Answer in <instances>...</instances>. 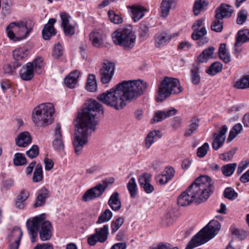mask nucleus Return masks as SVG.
<instances>
[{
    "mask_svg": "<svg viewBox=\"0 0 249 249\" xmlns=\"http://www.w3.org/2000/svg\"><path fill=\"white\" fill-rule=\"evenodd\" d=\"M147 84L141 80L124 81L115 87L103 92L97 99L116 110L123 109L130 102L143 94Z\"/></svg>",
    "mask_w": 249,
    "mask_h": 249,
    "instance_id": "nucleus-1",
    "label": "nucleus"
},
{
    "mask_svg": "<svg viewBox=\"0 0 249 249\" xmlns=\"http://www.w3.org/2000/svg\"><path fill=\"white\" fill-rule=\"evenodd\" d=\"M104 113L103 106L95 100L91 101L78 115L76 131L73 137V146L76 155H79L88 138L95 131L98 124L97 115Z\"/></svg>",
    "mask_w": 249,
    "mask_h": 249,
    "instance_id": "nucleus-2",
    "label": "nucleus"
},
{
    "mask_svg": "<svg viewBox=\"0 0 249 249\" xmlns=\"http://www.w3.org/2000/svg\"><path fill=\"white\" fill-rule=\"evenodd\" d=\"M213 190V182L207 176H200L183 192L178 198V204L186 206L194 202L200 204L205 201Z\"/></svg>",
    "mask_w": 249,
    "mask_h": 249,
    "instance_id": "nucleus-3",
    "label": "nucleus"
},
{
    "mask_svg": "<svg viewBox=\"0 0 249 249\" xmlns=\"http://www.w3.org/2000/svg\"><path fill=\"white\" fill-rule=\"evenodd\" d=\"M45 214H41L36 216L32 221L28 220L26 227L31 236L32 243L36 241L38 232L39 238L42 241L49 240L53 235V228L51 223L45 221Z\"/></svg>",
    "mask_w": 249,
    "mask_h": 249,
    "instance_id": "nucleus-4",
    "label": "nucleus"
},
{
    "mask_svg": "<svg viewBox=\"0 0 249 249\" xmlns=\"http://www.w3.org/2000/svg\"><path fill=\"white\" fill-rule=\"evenodd\" d=\"M220 229V224L217 220H211L201 229L187 244L185 249L193 248L204 244L213 238Z\"/></svg>",
    "mask_w": 249,
    "mask_h": 249,
    "instance_id": "nucleus-5",
    "label": "nucleus"
},
{
    "mask_svg": "<svg viewBox=\"0 0 249 249\" xmlns=\"http://www.w3.org/2000/svg\"><path fill=\"white\" fill-rule=\"evenodd\" d=\"M182 91L179 81L178 79L165 77L159 86L157 102H162L171 94H178Z\"/></svg>",
    "mask_w": 249,
    "mask_h": 249,
    "instance_id": "nucleus-6",
    "label": "nucleus"
},
{
    "mask_svg": "<svg viewBox=\"0 0 249 249\" xmlns=\"http://www.w3.org/2000/svg\"><path fill=\"white\" fill-rule=\"evenodd\" d=\"M54 113L53 105L50 103L41 104L36 107L33 113L34 123L38 126H45L53 122Z\"/></svg>",
    "mask_w": 249,
    "mask_h": 249,
    "instance_id": "nucleus-7",
    "label": "nucleus"
},
{
    "mask_svg": "<svg viewBox=\"0 0 249 249\" xmlns=\"http://www.w3.org/2000/svg\"><path fill=\"white\" fill-rule=\"evenodd\" d=\"M136 38L135 33L131 27L119 28L112 35L114 43L127 51L131 50L134 47Z\"/></svg>",
    "mask_w": 249,
    "mask_h": 249,
    "instance_id": "nucleus-8",
    "label": "nucleus"
},
{
    "mask_svg": "<svg viewBox=\"0 0 249 249\" xmlns=\"http://www.w3.org/2000/svg\"><path fill=\"white\" fill-rule=\"evenodd\" d=\"M6 31L10 39L18 41L27 37L32 31V28H28L26 22L18 21L10 23L6 27Z\"/></svg>",
    "mask_w": 249,
    "mask_h": 249,
    "instance_id": "nucleus-9",
    "label": "nucleus"
},
{
    "mask_svg": "<svg viewBox=\"0 0 249 249\" xmlns=\"http://www.w3.org/2000/svg\"><path fill=\"white\" fill-rule=\"evenodd\" d=\"M115 71V64L113 62H106L103 63L100 69L99 74L103 84H107L112 79Z\"/></svg>",
    "mask_w": 249,
    "mask_h": 249,
    "instance_id": "nucleus-10",
    "label": "nucleus"
},
{
    "mask_svg": "<svg viewBox=\"0 0 249 249\" xmlns=\"http://www.w3.org/2000/svg\"><path fill=\"white\" fill-rule=\"evenodd\" d=\"M108 233V225H105L100 229H96L95 234L88 239V242L90 246L95 245L98 241L104 243L107 238Z\"/></svg>",
    "mask_w": 249,
    "mask_h": 249,
    "instance_id": "nucleus-11",
    "label": "nucleus"
},
{
    "mask_svg": "<svg viewBox=\"0 0 249 249\" xmlns=\"http://www.w3.org/2000/svg\"><path fill=\"white\" fill-rule=\"evenodd\" d=\"M107 185L99 184L88 190L83 195L82 200L84 202L89 201L100 196L105 191Z\"/></svg>",
    "mask_w": 249,
    "mask_h": 249,
    "instance_id": "nucleus-12",
    "label": "nucleus"
},
{
    "mask_svg": "<svg viewBox=\"0 0 249 249\" xmlns=\"http://www.w3.org/2000/svg\"><path fill=\"white\" fill-rule=\"evenodd\" d=\"M22 231L19 228L15 227L9 233V249H18L20 240L22 236Z\"/></svg>",
    "mask_w": 249,
    "mask_h": 249,
    "instance_id": "nucleus-13",
    "label": "nucleus"
},
{
    "mask_svg": "<svg viewBox=\"0 0 249 249\" xmlns=\"http://www.w3.org/2000/svg\"><path fill=\"white\" fill-rule=\"evenodd\" d=\"M61 27L66 36H72L75 34V27L70 23L71 16L69 14L63 12L60 14Z\"/></svg>",
    "mask_w": 249,
    "mask_h": 249,
    "instance_id": "nucleus-14",
    "label": "nucleus"
},
{
    "mask_svg": "<svg viewBox=\"0 0 249 249\" xmlns=\"http://www.w3.org/2000/svg\"><path fill=\"white\" fill-rule=\"evenodd\" d=\"M227 130V126L224 125L222 126L219 132L213 133V140L212 142V147L214 150H217L223 145L225 140V134Z\"/></svg>",
    "mask_w": 249,
    "mask_h": 249,
    "instance_id": "nucleus-15",
    "label": "nucleus"
},
{
    "mask_svg": "<svg viewBox=\"0 0 249 249\" xmlns=\"http://www.w3.org/2000/svg\"><path fill=\"white\" fill-rule=\"evenodd\" d=\"M172 36L166 32H159L154 37L155 46L158 48L162 47L168 44Z\"/></svg>",
    "mask_w": 249,
    "mask_h": 249,
    "instance_id": "nucleus-16",
    "label": "nucleus"
},
{
    "mask_svg": "<svg viewBox=\"0 0 249 249\" xmlns=\"http://www.w3.org/2000/svg\"><path fill=\"white\" fill-rule=\"evenodd\" d=\"M232 12L233 10L230 5L222 3L216 9L214 17L219 19L230 18L231 17Z\"/></svg>",
    "mask_w": 249,
    "mask_h": 249,
    "instance_id": "nucleus-17",
    "label": "nucleus"
},
{
    "mask_svg": "<svg viewBox=\"0 0 249 249\" xmlns=\"http://www.w3.org/2000/svg\"><path fill=\"white\" fill-rule=\"evenodd\" d=\"M177 111L176 109L173 107H170L165 110L158 111L155 113L152 119V123L160 122L167 118L174 116L177 113Z\"/></svg>",
    "mask_w": 249,
    "mask_h": 249,
    "instance_id": "nucleus-18",
    "label": "nucleus"
},
{
    "mask_svg": "<svg viewBox=\"0 0 249 249\" xmlns=\"http://www.w3.org/2000/svg\"><path fill=\"white\" fill-rule=\"evenodd\" d=\"M206 34L207 31L205 27H202L200 29L194 30L191 37L193 40H199L197 44L199 46H202L208 42V38L206 37H204Z\"/></svg>",
    "mask_w": 249,
    "mask_h": 249,
    "instance_id": "nucleus-19",
    "label": "nucleus"
},
{
    "mask_svg": "<svg viewBox=\"0 0 249 249\" xmlns=\"http://www.w3.org/2000/svg\"><path fill=\"white\" fill-rule=\"evenodd\" d=\"M56 19L53 18H50L48 23L46 24L42 31L43 38L45 40H49L51 36L56 34L55 29L53 24L55 23Z\"/></svg>",
    "mask_w": 249,
    "mask_h": 249,
    "instance_id": "nucleus-20",
    "label": "nucleus"
},
{
    "mask_svg": "<svg viewBox=\"0 0 249 249\" xmlns=\"http://www.w3.org/2000/svg\"><path fill=\"white\" fill-rule=\"evenodd\" d=\"M127 8L131 10V16L135 22L140 20L144 16V12L146 9L141 5H134L128 6Z\"/></svg>",
    "mask_w": 249,
    "mask_h": 249,
    "instance_id": "nucleus-21",
    "label": "nucleus"
},
{
    "mask_svg": "<svg viewBox=\"0 0 249 249\" xmlns=\"http://www.w3.org/2000/svg\"><path fill=\"white\" fill-rule=\"evenodd\" d=\"M16 144L21 147H25L32 142V137L27 131L19 133L15 140Z\"/></svg>",
    "mask_w": 249,
    "mask_h": 249,
    "instance_id": "nucleus-22",
    "label": "nucleus"
},
{
    "mask_svg": "<svg viewBox=\"0 0 249 249\" xmlns=\"http://www.w3.org/2000/svg\"><path fill=\"white\" fill-rule=\"evenodd\" d=\"M34 72L33 65L29 62L25 66L22 67L20 71L19 75L22 80L28 81L34 77Z\"/></svg>",
    "mask_w": 249,
    "mask_h": 249,
    "instance_id": "nucleus-23",
    "label": "nucleus"
},
{
    "mask_svg": "<svg viewBox=\"0 0 249 249\" xmlns=\"http://www.w3.org/2000/svg\"><path fill=\"white\" fill-rule=\"evenodd\" d=\"M89 40L95 47L101 48L104 46L103 35L99 32L92 31L90 34Z\"/></svg>",
    "mask_w": 249,
    "mask_h": 249,
    "instance_id": "nucleus-24",
    "label": "nucleus"
},
{
    "mask_svg": "<svg viewBox=\"0 0 249 249\" xmlns=\"http://www.w3.org/2000/svg\"><path fill=\"white\" fill-rule=\"evenodd\" d=\"M209 5L208 0H195L193 11L195 16L205 11Z\"/></svg>",
    "mask_w": 249,
    "mask_h": 249,
    "instance_id": "nucleus-25",
    "label": "nucleus"
},
{
    "mask_svg": "<svg viewBox=\"0 0 249 249\" xmlns=\"http://www.w3.org/2000/svg\"><path fill=\"white\" fill-rule=\"evenodd\" d=\"M49 196V191L43 188L38 191L36 202L34 205V208H37L43 206L45 203L46 198Z\"/></svg>",
    "mask_w": 249,
    "mask_h": 249,
    "instance_id": "nucleus-26",
    "label": "nucleus"
},
{
    "mask_svg": "<svg viewBox=\"0 0 249 249\" xmlns=\"http://www.w3.org/2000/svg\"><path fill=\"white\" fill-rule=\"evenodd\" d=\"M215 48L213 47H210L205 49L198 56L197 61L196 62L206 63L208 60L213 56Z\"/></svg>",
    "mask_w": 249,
    "mask_h": 249,
    "instance_id": "nucleus-27",
    "label": "nucleus"
},
{
    "mask_svg": "<svg viewBox=\"0 0 249 249\" xmlns=\"http://www.w3.org/2000/svg\"><path fill=\"white\" fill-rule=\"evenodd\" d=\"M79 74V72L77 70L71 72L65 79L64 82L66 86L71 89L74 88L77 82Z\"/></svg>",
    "mask_w": 249,
    "mask_h": 249,
    "instance_id": "nucleus-28",
    "label": "nucleus"
},
{
    "mask_svg": "<svg viewBox=\"0 0 249 249\" xmlns=\"http://www.w3.org/2000/svg\"><path fill=\"white\" fill-rule=\"evenodd\" d=\"M119 196V194L118 192H114L110 196L108 201V204L115 211L119 210L122 206Z\"/></svg>",
    "mask_w": 249,
    "mask_h": 249,
    "instance_id": "nucleus-29",
    "label": "nucleus"
},
{
    "mask_svg": "<svg viewBox=\"0 0 249 249\" xmlns=\"http://www.w3.org/2000/svg\"><path fill=\"white\" fill-rule=\"evenodd\" d=\"M199 65L198 62H195L191 70V82L194 85H198L200 81Z\"/></svg>",
    "mask_w": 249,
    "mask_h": 249,
    "instance_id": "nucleus-30",
    "label": "nucleus"
},
{
    "mask_svg": "<svg viewBox=\"0 0 249 249\" xmlns=\"http://www.w3.org/2000/svg\"><path fill=\"white\" fill-rule=\"evenodd\" d=\"M249 41V30H240L237 33L235 46H240L242 44Z\"/></svg>",
    "mask_w": 249,
    "mask_h": 249,
    "instance_id": "nucleus-31",
    "label": "nucleus"
},
{
    "mask_svg": "<svg viewBox=\"0 0 249 249\" xmlns=\"http://www.w3.org/2000/svg\"><path fill=\"white\" fill-rule=\"evenodd\" d=\"M237 89H245L249 88V75H245L237 79L233 85Z\"/></svg>",
    "mask_w": 249,
    "mask_h": 249,
    "instance_id": "nucleus-32",
    "label": "nucleus"
},
{
    "mask_svg": "<svg viewBox=\"0 0 249 249\" xmlns=\"http://www.w3.org/2000/svg\"><path fill=\"white\" fill-rule=\"evenodd\" d=\"M161 134L160 130H154L150 132L145 139V145L147 148H149L154 142V139L156 137L160 138Z\"/></svg>",
    "mask_w": 249,
    "mask_h": 249,
    "instance_id": "nucleus-33",
    "label": "nucleus"
},
{
    "mask_svg": "<svg viewBox=\"0 0 249 249\" xmlns=\"http://www.w3.org/2000/svg\"><path fill=\"white\" fill-rule=\"evenodd\" d=\"M173 0H162L160 5L161 16L166 17L169 13L173 4Z\"/></svg>",
    "mask_w": 249,
    "mask_h": 249,
    "instance_id": "nucleus-34",
    "label": "nucleus"
},
{
    "mask_svg": "<svg viewBox=\"0 0 249 249\" xmlns=\"http://www.w3.org/2000/svg\"><path fill=\"white\" fill-rule=\"evenodd\" d=\"M225 43L221 44L219 48L218 54L219 58L225 63H228L231 61L229 53L226 49Z\"/></svg>",
    "mask_w": 249,
    "mask_h": 249,
    "instance_id": "nucleus-35",
    "label": "nucleus"
},
{
    "mask_svg": "<svg viewBox=\"0 0 249 249\" xmlns=\"http://www.w3.org/2000/svg\"><path fill=\"white\" fill-rule=\"evenodd\" d=\"M86 89L90 92H94L96 90L97 85L95 75L89 74L87 79Z\"/></svg>",
    "mask_w": 249,
    "mask_h": 249,
    "instance_id": "nucleus-36",
    "label": "nucleus"
},
{
    "mask_svg": "<svg viewBox=\"0 0 249 249\" xmlns=\"http://www.w3.org/2000/svg\"><path fill=\"white\" fill-rule=\"evenodd\" d=\"M139 36L143 40L147 38L149 36V26L145 22H142L139 30Z\"/></svg>",
    "mask_w": 249,
    "mask_h": 249,
    "instance_id": "nucleus-37",
    "label": "nucleus"
},
{
    "mask_svg": "<svg viewBox=\"0 0 249 249\" xmlns=\"http://www.w3.org/2000/svg\"><path fill=\"white\" fill-rule=\"evenodd\" d=\"M236 165L235 163H229L223 165L221 169L222 174L226 177L231 176L233 173Z\"/></svg>",
    "mask_w": 249,
    "mask_h": 249,
    "instance_id": "nucleus-38",
    "label": "nucleus"
},
{
    "mask_svg": "<svg viewBox=\"0 0 249 249\" xmlns=\"http://www.w3.org/2000/svg\"><path fill=\"white\" fill-rule=\"evenodd\" d=\"M242 130V125L241 124L238 123L234 125L230 132L227 141H231Z\"/></svg>",
    "mask_w": 249,
    "mask_h": 249,
    "instance_id": "nucleus-39",
    "label": "nucleus"
},
{
    "mask_svg": "<svg viewBox=\"0 0 249 249\" xmlns=\"http://www.w3.org/2000/svg\"><path fill=\"white\" fill-rule=\"evenodd\" d=\"M42 167L40 164H37L35 168L33 177V181L34 182H38L43 179Z\"/></svg>",
    "mask_w": 249,
    "mask_h": 249,
    "instance_id": "nucleus-40",
    "label": "nucleus"
},
{
    "mask_svg": "<svg viewBox=\"0 0 249 249\" xmlns=\"http://www.w3.org/2000/svg\"><path fill=\"white\" fill-rule=\"evenodd\" d=\"M14 58L16 60H22L27 56V50L23 48L15 50L13 52Z\"/></svg>",
    "mask_w": 249,
    "mask_h": 249,
    "instance_id": "nucleus-41",
    "label": "nucleus"
},
{
    "mask_svg": "<svg viewBox=\"0 0 249 249\" xmlns=\"http://www.w3.org/2000/svg\"><path fill=\"white\" fill-rule=\"evenodd\" d=\"M33 65V69L36 72L40 74L41 73L43 69V59L41 57L36 58L32 62H30Z\"/></svg>",
    "mask_w": 249,
    "mask_h": 249,
    "instance_id": "nucleus-42",
    "label": "nucleus"
},
{
    "mask_svg": "<svg viewBox=\"0 0 249 249\" xmlns=\"http://www.w3.org/2000/svg\"><path fill=\"white\" fill-rule=\"evenodd\" d=\"M112 217V213L109 209H106L98 217L96 222L97 224H101L109 221Z\"/></svg>",
    "mask_w": 249,
    "mask_h": 249,
    "instance_id": "nucleus-43",
    "label": "nucleus"
},
{
    "mask_svg": "<svg viewBox=\"0 0 249 249\" xmlns=\"http://www.w3.org/2000/svg\"><path fill=\"white\" fill-rule=\"evenodd\" d=\"M13 162L16 166H22L27 163V160L24 154L17 153L14 155Z\"/></svg>",
    "mask_w": 249,
    "mask_h": 249,
    "instance_id": "nucleus-44",
    "label": "nucleus"
},
{
    "mask_svg": "<svg viewBox=\"0 0 249 249\" xmlns=\"http://www.w3.org/2000/svg\"><path fill=\"white\" fill-rule=\"evenodd\" d=\"M222 69V65L219 62H214L213 63L209 68L207 70L206 72L211 75H214L220 72Z\"/></svg>",
    "mask_w": 249,
    "mask_h": 249,
    "instance_id": "nucleus-45",
    "label": "nucleus"
},
{
    "mask_svg": "<svg viewBox=\"0 0 249 249\" xmlns=\"http://www.w3.org/2000/svg\"><path fill=\"white\" fill-rule=\"evenodd\" d=\"M127 188L130 193L131 197H135L137 193V189L135 179L134 178H132L129 180L127 184Z\"/></svg>",
    "mask_w": 249,
    "mask_h": 249,
    "instance_id": "nucleus-46",
    "label": "nucleus"
},
{
    "mask_svg": "<svg viewBox=\"0 0 249 249\" xmlns=\"http://www.w3.org/2000/svg\"><path fill=\"white\" fill-rule=\"evenodd\" d=\"M231 231L232 235L235 236L240 240H243L246 238L248 233L246 231L243 229H239L235 227L231 228Z\"/></svg>",
    "mask_w": 249,
    "mask_h": 249,
    "instance_id": "nucleus-47",
    "label": "nucleus"
},
{
    "mask_svg": "<svg viewBox=\"0 0 249 249\" xmlns=\"http://www.w3.org/2000/svg\"><path fill=\"white\" fill-rule=\"evenodd\" d=\"M222 19L215 18V19L212 22L211 25V30L215 32H221L223 28Z\"/></svg>",
    "mask_w": 249,
    "mask_h": 249,
    "instance_id": "nucleus-48",
    "label": "nucleus"
},
{
    "mask_svg": "<svg viewBox=\"0 0 249 249\" xmlns=\"http://www.w3.org/2000/svg\"><path fill=\"white\" fill-rule=\"evenodd\" d=\"M198 127V120L197 119L194 118L191 120L189 127L186 130L185 135L189 136L191 135Z\"/></svg>",
    "mask_w": 249,
    "mask_h": 249,
    "instance_id": "nucleus-49",
    "label": "nucleus"
},
{
    "mask_svg": "<svg viewBox=\"0 0 249 249\" xmlns=\"http://www.w3.org/2000/svg\"><path fill=\"white\" fill-rule=\"evenodd\" d=\"M224 197L229 200H232L238 196V194L231 187L226 188L223 193Z\"/></svg>",
    "mask_w": 249,
    "mask_h": 249,
    "instance_id": "nucleus-50",
    "label": "nucleus"
},
{
    "mask_svg": "<svg viewBox=\"0 0 249 249\" xmlns=\"http://www.w3.org/2000/svg\"><path fill=\"white\" fill-rule=\"evenodd\" d=\"M124 222V218L123 217H119L116 220H113L111 222V231L114 233L121 227Z\"/></svg>",
    "mask_w": 249,
    "mask_h": 249,
    "instance_id": "nucleus-51",
    "label": "nucleus"
},
{
    "mask_svg": "<svg viewBox=\"0 0 249 249\" xmlns=\"http://www.w3.org/2000/svg\"><path fill=\"white\" fill-rule=\"evenodd\" d=\"M108 15L110 21L114 24H118L122 23L123 18L120 15L116 14L113 10H109Z\"/></svg>",
    "mask_w": 249,
    "mask_h": 249,
    "instance_id": "nucleus-52",
    "label": "nucleus"
},
{
    "mask_svg": "<svg viewBox=\"0 0 249 249\" xmlns=\"http://www.w3.org/2000/svg\"><path fill=\"white\" fill-rule=\"evenodd\" d=\"M21 64L17 62L6 64L3 67L4 71L5 73L12 74L15 70Z\"/></svg>",
    "mask_w": 249,
    "mask_h": 249,
    "instance_id": "nucleus-53",
    "label": "nucleus"
},
{
    "mask_svg": "<svg viewBox=\"0 0 249 249\" xmlns=\"http://www.w3.org/2000/svg\"><path fill=\"white\" fill-rule=\"evenodd\" d=\"M235 151L236 149L232 148L227 152L219 155V159L225 161H229L232 159L233 155L235 153Z\"/></svg>",
    "mask_w": 249,
    "mask_h": 249,
    "instance_id": "nucleus-54",
    "label": "nucleus"
},
{
    "mask_svg": "<svg viewBox=\"0 0 249 249\" xmlns=\"http://www.w3.org/2000/svg\"><path fill=\"white\" fill-rule=\"evenodd\" d=\"M209 149L208 143L205 142L201 146L199 147L197 150V156L200 158H203L207 154Z\"/></svg>",
    "mask_w": 249,
    "mask_h": 249,
    "instance_id": "nucleus-55",
    "label": "nucleus"
},
{
    "mask_svg": "<svg viewBox=\"0 0 249 249\" xmlns=\"http://www.w3.org/2000/svg\"><path fill=\"white\" fill-rule=\"evenodd\" d=\"M26 154L30 159H34L37 157L39 154L38 146L33 145L29 150L26 151Z\"/></svg>",
    "mask_w": 249,
    "mask_h": 249,
    "instance_id": "nucleus-56",
    "label": "nucleus"
},
{
    "mask_svg": "<svg viewBox=\"0 0 249 249\" xmlns=\"http://www.w3.org/2000/svg\"><path fill=\"white\" fill-rule=\"evenodd\" d=\"M151 179V175L147 173H144L142 175H141L139 178V183L141 187L143 186L145 184L150 182Z\"/></svg>",
    "mask_w": 249,
    "mask_h": 249,
    "instance_id": "nucleus-57",
    "label": "nucleus"
},
{
    "mask_svg": "<svg viewBox=\"0 0 249 249\" xmlns=\"http://www.w3.org/2000/svg\"><path fill=\"white\" fill-rule=\"evenodd\" d=\"M248 13L246 10H240L238 13L236 23L239 25L243 24L246 21Z\"/></svg>",
    "mask_w": 249,
    "mask_h": 249,
    "instance_id": "nucleus-58",
    "label": "nucleus"
},
{
    "mask_svg": "<svg viewBox=\"0 0 249 249\" xmlns=\"http://www.w3.org/2000/svg\"><path fill=\"white\" fill-rule=\"evenodd\" d=\"M53 148L59 152L64 150V144L63 143L62 139L54 138L53 142Z\"/></svg>",
    "mask_w": 249,
    "mask_h": 249,
    "instance_id": "nucleus-59",
    "label": "nucleus"
},
{
    "mask_svg": "<svg viewBox=\"0 0 249 249\" xmlns=\"http://www.w3.org/2000/svg\"><path fill=\"white\" fill-rule=\"evenodd\" d=\"M63 54L62 46L60 43H57L55 45L53 50V56L55 58H58L60 57Z\"/></svg>",
    "mask_w": 249,
    "mask_h": 249,
    "instance_id": "nucleus-60",
    "label": "nucleus"
},
{
    "mask_svg": "<svg viewBox=\"0 0 249 249\" xmlns=\"http://www.w3.org/2000/svg\"><path fill=\"white\" fill-rule=\"evenodd\" d=\"M162 173L170 180L174 177L175 171L172 167H167L165 168Z\"/></svg>",
    "mask_w": 249,
    "mask_h": 249,
    "instance_id": "nucleus-61",
    "label": "nucleus"
},
{
    "mask_svg": "<svg viewBox=\"0 0 249 249\" xmlns=\"http://www.w3.org/2000/svg\"><path fill=\"white\" fill-rule=\"evenodd\" d=\"M155 179L157 183L160 185H164L167 183L169 180L163 173L158 175L156 176Z\"/></svg>",
    "mask_w": 249,
    "mask_h": 249,
    "instance_id": "nucleus-62",
    "label": "nucleus"
},
{
    "mask_svg": "<svg viewBox=\"0 0 249 249\" xmlns=\"http://www.w3.org/2000/svg\"><path fill=\"white\" fill-rule=\"evenodd\" d=\"M29 196V192L23 189L20 192L17 198H18V200H21L25 201L28 198Z\"/></svg>",
    "mask_w": 249,
    "mask_h": 249,
    "instance_id": "nucleus-63",
    "label": "nucleus"
},
{
    "mask_svg": "<svg viewBox=\"0 0 249 249\" xmlns=\"http://www.w3.org/2000/svg\"><path fill=\"white\" fill-rule=\"evenodd\" d=\"M34 249H53L51 243L37 244Z\"/></svg>",
    "mask_w": 249,
    "mask_h": 249,
    "instance_id": "nucleus-64",
    "label": "nucleus"
}]
</instances>
